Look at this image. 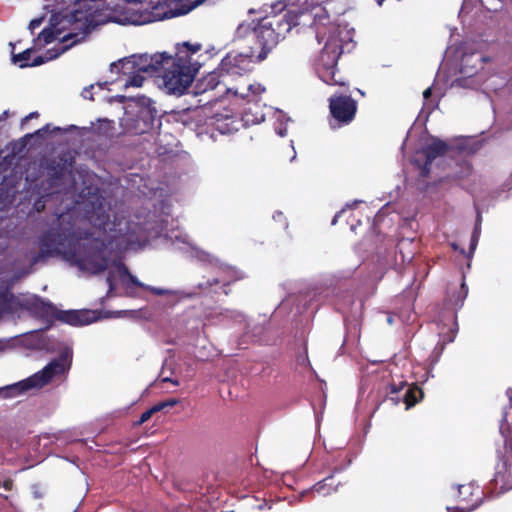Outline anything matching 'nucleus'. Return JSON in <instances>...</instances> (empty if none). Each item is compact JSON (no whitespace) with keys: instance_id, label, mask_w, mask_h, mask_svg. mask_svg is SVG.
I'll return each mask as SVG.
<instances>
[{"instance_id":"24","label":"nucleus","mask_w":512,"mask_h":512,"mask_svg":"<svg viewBox=\"0 0 512 512\" xmlns=\"http://www.w3.org/2000/svg\"><path fill=\"white\" fill-rule=\"evenodd\" d=\"M99 125L94 128V133L100 136L109 137L114 130V122L109 119H99Z\"/></svg>"},{"instance_id":"47","label":"nucleus","mask_w":512,"mask_h":512,"mask_svg":"<svg viewBox=\"0 0 512 512\" xmlns=\"http://www.w3.org/2000/svg\"><path fill=\"white\" fill-rule=\"evenodd\" d=\"M391 400L394 401V402H397V398L391 396Z\"/></svg>"},{"instance_id":"46","label":"nucleus","mask_w":512,"mask_h":512,"mask_svg":"<svg viewBox=\"0 0 512 512\" xmlns=\"http://www.w3.org/2000/svg\"><path fill=\"white\" fill-rule=\"evenodd\" d=\"M337 217H338V215H336V216L334 217V219H333V221H332V224H335V223H336Z\"/></svg>"},{"instance_id":"11","label":"nucleus","mask_w":512,"mask_h":512,"mask_svg":"<svg viewBox=\"0 0 512 512\" xmlns=\"http://www.w3.org/2000/svg\"><path fill=\"white\" fill-rule=\"evenodd\" d=\"M97 319L95 312L88 309L83 310H59L57 312L56 320L71 325V326H84L91 324Z\"/></svg>"},{"instance_id":"1","label":"nucleus","mask_w":512,"mask_h":512,"mask_svg":"<svg viewBox=\"0 0 512 512\" xmlns=\"http://www.w3.org/2000/svg\"><path fill=\"white\" fill-rule=\"evenodd\" d=\"M38 245L40 249L33 257V263L63 255L80 268H90L95 274L104 272L108 267L105 240L94 237L86 230L77 229L71 212L58 214L49 228L39 235Z\"/></svg>"},{"instance_id":"40","label":"nucleus","mask_w":512,"mask_h":512,"mask_svg":"<svg viewBox=\"0 0 512 512\" xmlns=\"http://www.w3.org/2000/svg\"><path fill=\"white\" fill-rule=\"evenodd\" d=\"M155 295H164L166 290L160 288H151L150 289Z\"/></svg>"},{"instance_id":"23","label":"nucleus","mask_w":512,"mask_h":512,"mask_svg":"<svg viewBox=\"0 0 512 512\" xmlns=\"http://www.w3.org/2000/svg\"><path fill=\"white\" fill-rule=\"evenodd\" d=\"M67 167H66V160L60 159L59 163H51L48 166V174L51 176L54 180L61 179L65 173H66Z\"/></svg>"},{"instance_id":"43","label":"nucleus","mask_w":512,"mask_h":512,"mask_svg":"<svg viewBox=\"0 0 512 512\" xmlns=\"http://www.w3.org/2000/svg\"><path fill=\"white\" fill-rule=\"evenodd\" d=\"M401 390V388H397L394 384L391 385V394H397L399 391Z\"/></svg>"},{"instance_id":"36","label":"nucleus","mask_w":512,"mask_h":512,"mask_svg":"<svg viewBox=\"0 0 512 512\" xmlns=\"http://www.w3.org/2000/svg\"><path fill=\"white\" fill-rule=\"evenodd\" d=\"M220 283L218 278L207 279L205 282L199 284L200 288H209Z\"/></svg>"},{"instance_id":"5","label":"nucleus","mask_w":512,"mask_h":512,"mask_svg":"<svg viewBox=\"0 0 512 512\" xmlns=\"http://www.w3.org/2000/svg\"><path fill=\"white\" fill-rule=\"evenodd\" d=\"M65 370L66 368L62 361L53 360L41 371L33 374L25 380L7 387V391L11 396H15L32 388H42L51 382L54 377L64 374Z\"/></svg>"},{"instance_id":"44","label":"nucleus","mask_w":512,"mask_h":512,"mask_svg":"<svg viewBox=\"0 0 512 512\" xmlns=\"http://www.w3.org/2000/svg\"><path fill=\"white\" fill-rule=\"evenodd\" d=\"M163 381H171L172 383L178 385V381H172L171 379L169 378H164Z\"/></svg>"},{"instance_id":"18","label":"nucleus","mask_w":512,"mask_h":512,"mask_svg":"<svg viewBox=\"0 0 512 512\" xmlns=\"http://www.w3.org/2000/svg\"><path fill=\"white\" fill-rule=\"evenodd\" d=\"M321 13L314 14V25L316 27V37L318 38V42L324 40L325 37V29L328 24H330L329 16L324 8H321Z\"/></svg>"},{"instance_id":"3","label":"nucleus","mask_w":512,"mask_h":512,"mask_svg":"<svg viewBox=\"0 0 512 512\" xmlns=\"http://www.w3.org/2000/svg\"><path fill=\"white\" fill-rule=\"evenodd\" d=\"M82 12L75 10L68 15L62 16L61 14H53L50 20V25L46 28H44L37 36V38L34 39V47L39 46L41 48L42 46L46 44L52 43L54 40L59 39L64 45H67L66 43L69 40H78V42L81 41V39H84L85 35L83 34L81 37H79L78 33H68L62 37L60 35L62 34L63 28H60L59 25L63 22H81L82 21Z\"/></svg>"},{"instance_id":"19","label":"nucleus","mask_w":512,"mask_h":512,"mask_svg":"<svg viewBox=\"0 0 512 512\" xmlns=\"http://www.w3.org/2000/svg\"><path fill=\"white\" fill-rule=\"evenodd\" d=\"M424 396V393L420 387L417 385L409 386L404 395L403 401L406 404V409L413 407L417 404Z\"/></svg>"},{"instance_id":"16","label":"nucleus","mask_w":512,"mask_h":512,"mask_svg":"<svg viewBox=\"0 0 512 512\" xmlns=\"http://www.w3.org/2000/svg\"><path fill=\"white\" fill-rule=\"evenodd\" d=\"M77 43H78V40H74L73 42H71L67 45H63L60 50L49 49L46 51L45 55H40V56L35 57L33 59V61L31 63H29V67L40 66L49 60H53Z\"/></svg>"},{"instance_id":"33","label":"nucleus","mask_w":512,"mask_h":512,"mask_svg":"<svg viewBox=\"0 0 512 512\" xmlns=\"http://www.w3.org/2000/svg\"><path fill=\"white\" fill-rule=\"evenodd\" d=\"M106 283L108 284L109 287L107 295L110 296L116 289L115 277L111 272L107 275Z\"/></svg>"},{"instance_id":"13","label":"nucleus","mask_w":512,"mask_h":512,"mask_svg":"<svg viewBox=\"0 0 512 512\" xmlns=\"http://www.w3.org/2000/svg\"><path fill=\"white\" fill-rule=\"evenodd\" d=\"M492 485L498 489L499 493L512 489V463L501 460L496 465Z\"/></svg>"},{"instance_id":"34","label":"nucleus","mask_w":512,"mask_h":512,"mask_svg":"<svg viewBox=\"0 0 512 512\" xmlns=\"http://www.w3.org/2000/svg\"><path fill=\"white\" fill-rule=\"evenodd\" d=\"M43 21H44V17L34 18L30 21L29 30L31 31L32 34L34 33L35 29H37L38 27L41 26Z\"/></svg>"},{"instance_id":"25","label":"nucleus","mask_w":512,"mask_h":512,"mask_svg":"<svg viewBox=\"0 0 512 512\" xmlns=\"http://www.w3.org/2000/svg\"><path fill=\"white\" fill-rule=\"evenodd\" d=\"M219 76H222L219 71L209 73L202 81L201 85L204 86L201 92H205L207 90H214L220 83Z\"/></svg>"},{"instance_id":"6","label":"nucleus","mask_w":512,"mask_h":512,"mask_svg":"<svg viewBox=\"0 0 512 512\" xmlns=\"http://www.w3.org/2000/svg\"><path fill=\"white\" fill-rule=\"evenodd\" d=\"M257 54L250 51L249 54L228 53L219 64V73L227 76H241L253 69V64L259 62L256 60Z\"/></svg>"},{"instance_id":"32","label":"nucleus","mask_w":512,"mask_h":512,"mask_svg":"<svg viewBox=\"0 0 512 512\" xmlns=\"http://www.w3.org/2000/svg\"><path fill=\"white\" fill-rule=\"evenodd\" d=\"M330 0H304V5L306 8H317L322 6L323 4L329 2Z\"/></svg>"},{"instance_id":"26","label":"nucleus","mask_w":512,"mask_h":512,"mask_svg":"<svg viewBox=\"0 0 512 512\" xmlns=\"http://www.w3.org/2000/svg\"><path fill=\"white\" fill-rule=\"evenodd\" d=\"M240 122L231 120V118L227 117L224 121L220 122L218 120V130L221 133H232L234 131H238Z\"/></svg>"},{"instance_id":"4","label":"nucleus","mask_w":512,"mask_h":512,"mask_svg":"<svg viewBox=\"0 0 512 512\" xmlns=\"http://www.w3.org/2000/svg\"><path fill=\"white\" fill-rule=\"evenodd\" d=\"M341 55V47L328 38L317 59V72L323 82L328 85L345 86V81L337 77V63Z\"/></svg>"},{"instance_id":"27","label":"nucleus","mask_w":512,"mask_h":512,"mask_svg":"<svg viewBox=\"0 0 512 512\" xmlns=\"http://www.w3.org/2000/svg\"><path fill=\"white\" fill-rule=\"evenodd\" d=\"M13 300V294L7 287H0V312L9 308Z\"/></svg>"},{"instance_id":"42","label":"nucleus","mask_w":512,"mask_h":512,"mask_svg":"<svg viewBox=\"0 0 512 512\" xmlns=\"http://www.w3.org/2000/svg\"><path fill=\"white\" fill-rule=\"evenodd\" d=\"M8 115H9L8 110H6L2 114H0V122L6 120Z\"/></svg>"},{"instance_id":"9","label":"nucleus","mask_w":512,"mask_h":512,"mask_svg":"<svg viewBox=\"0 0 512 512\" xmlns=\"http://www.w3.org/2000/svg\"><path fill=\"white\" fill-rule=\"evenodd\" d=\"M27 308L33 316L47 323V328H50L56 320L58 312L57 307L53 303L45 301L40 297H35L29 301Z\"/></svg>"},{"instance_id":"7","label":"nucleus","mask_w":512,"mask_h":512,"mask_svg":"<svg viewBox=\"0 0 512 512\" xmlns=\"http://www.w3.org/2000/svg\"><path fill=\"white\" fill-rule=\"evenodd\" d=\"M357 101L349 95L334 94L329 98V110L338 126L350 124L356 116Z\"/></svg>"},{"instance_id":"39","label":"nucleus","mask_w":512,"mask_h":512,"mask_svg":"<svg viewBox=\"0 0 512 512\" xmlns=\"http://www.w3.org/2000/svg\"><path fill=\"white\" fill-rule=\"evenodd\" d=\"M0 487H3L7 491H11L13 488V480L7 478L3 482L0 481Z\"/></svg>"},{"instance_id":"38","label":"nucleus","mask_w":512,"mask_h":512,"mask_svg":"<svg viewBox=\"0 0 512 512\" xmlns=\"http://www.w3.org/2000/svg\"><path fill=\"white\" fill-rule=\"evenodd\" d=\"M93 85H90L89 87H85L82 91V96L85 98V99H88V100H91L93 101L94 100V97H93V94L91 92V90L93 89Z\"/></svg>"},{"instance_id":"2","label":"nucleus","mask_w":512,"mask_h":512,"mask_svg":"<svg viewBox=\"0 0 512 512\" xmlns=\"http://www.w3.org/2000/svg\"><path fill=\"white\" fill-rule=\"evenodd\" d=\"M201 50L202 45L199 43L183 42L176 45L173 56L162 52L152 56H140L139 58L134 56L133 60L125 58L118 63H112L111 70L118 68L119 65L122 69L131 65V68L145 73L161 72L163 85L167 92L174 95H183L202 66V62L199 60L202 56L200 54Z\"/></svg>"},{"instance_id":"31","label":"nucleus","mask_w":512,"mask_h":512,"mask_svg":"<svg viewBox=\"0 0 512 512\" xmlns=\"http://www.w3.org/2000/svg\"><path fill=\"white\" fill-rule=\"evenodd\" d=\"M50 126L47 124L45 125L44 127L38 129L37 131H35L34 133H28L26 134L23 139L24 140H28V139H31L33 138L34 136H38V137H42L44 134L48 133L50 130H49Z\"/></svg>"},{"instance_id":"8","label":"nucleus","mask_w":512,"mask_h":512,"mask_svg":"<svg viewBox=\"0 0 512 512\" xmlns=\"http://www.w3.org/2000/svg\"><path fill=\"white\" fill-rule=\"evenodd\" d=\"M253 35L256 37L260 51L256 56V60L263 61L267 55L272 51L274 47L282 39L273 28L269 27L263 20H261L258 26L254 29Z\"/></svg>"},{"instance_id":"14","label":"nucleus","mask_w":512,"mask_h":512,"mask_svg":"<svg viewBox=\"0 0 512 512\" xmlns=\"http://www.w3.org/2000/svg\"><path fill=\"white\" fill-rule=\"evenodd\" d=\"M269 27L280 36L282 39L285 38L286 34L290 32L294 26L293 19L288 14H276L268 16L262 19Z\"/></svg>"},{"instance_id":"28","label":"nucleus","mask_w":512,"mask_h":512,"mask_svg":"<svg viewBox=\"0 0 512 512\" xmlns=\"http://www.w3.org/2000/svg\"><path fill=\"white\" fill-rule=\"evenodd\" d=\"M480 232H481V227H480V223H478L475 225L472 235H471V241H470V247H469L470 253H473L477 247L479 237H480Z\"/></svg>"},{"instance_id":"45","label":"nucleus","mask_w":512,"mask_h":512,"mask_svg":"<svg viewBox=\"0 0 512 512\" xmlns=\"http://www.w3.org/2000/svg\"><path fill=\"white\" fill-rule=\"evenodd\" d=\"M502 4H508L512 2V0H499Z\"/></svg>"},{"instance_id":"17","label":"nucleus","mask_w":512,"mask_h":512,"mask_svg":"<svg viewBox=\"0 0 512 512\" xmlns=\"http://www.w3.org/2000/svg\"><path fill=\"white\" fill-rule=\"evenodd\" d=\"M337 485L334 484V478L333 476H328L324 478L323 480L317 482L313 487L305 491L303 494H312V493H318L319 495H329L332 492L336 491Z\"/></svg>"},{"instance_id":"35","label":"nucleus","mask_w":512,"mask_h":512,"mask_svg":"<svg viewBox=\"0 0 512 512\" xmlns=\"http://www.w3.org/2000/svg\"><path fill=\"white\" fill-rule=\"evenodd\" d=\"M247 89L253 93V97H258L263 91H265V88L260 85L254 86L252 84H249Z\"/></svg>"},{"instance_id":"15","label":"nucleus","mask_w":512,"mask_h":512,"mask_svg":"<svg viewBox=\"0 0 512 512\" xmlns=\"http://www.w3.org/2000/svg\"><path fill=\"white\" fill-rule=\"evenodd\" d=\"M178 403V399L170 398L153 405L152 407H150L141 414L140 419L135 423V425H142L143 423L148 421L155 413L160 412L166 408L173 407Z\"/></svg>"},{"instance_id":"10","label":"nucleus","mask_w":512,"mask_h":512,"mask_svg":"<svg viewBox=\"0 0 512 512\" xmlns=\"http://www.w3.org/2000/svg\"><path fill=\"white\" fill-rule=\"evenodd\" d=\"M457 501L461 512H469L478 507L480 503V491L472 484H462L457 488Z\"/></svg>"},{"instance_id":"21","label":"nucleus","mask_w":512,"mask_h":512,"mask_svg":"<svg viewBox=\"0 0 512 512\" xmlns=\"http://www.w3.org/2000/svg\"><path fill=\"white\" fill-rule=\"evenodd\" d=\"M468 295V286L463 281L460 285V288L457 292L453 293V295L449 298V304L453 309H459L462 307L464 300Z\"/></svg>"},{"instance_id":"12","label":"nucleus","mask_w":512,"mask_h":512,"mask_svg":"<svg viewBox=\"0 0 512 512\" xmlns=\"http://www.w3.org/2000/svg\"><path fill=\"white\" fill-rule=\"evenodd\" d=\"M448 149L449 146L447 143L438 138H433L429 144L422 148L421 153L425 157V163L421 167L420 173L422 177L428 176L432 162L437 157L443 156L448 151Z\"/></svg>"},{"instance_id":"48","label":"nucleus","mask_w":512,"mask_h":512,"mask_svg":"<svg viewBox=\"0 0 512 512\" xmlns=\"http://www.w3.org/2000/svg\"><path fill=\"white\" fill-rule=\"evenodd\" d=\"M3 348V345H2V342L0 341V350H2Z\"/></svg>"},{"instance_id":"37","label":"nucleus","mask_w":512,"mask_h":512,"mask_svg":"<svg viewBox=\"0 0 512 512\" xmlns=\"http://www.w3.org/2000/svg\"><path fill=\"white\" fill-rule=\"evenodd\" d=\"M39 117V113L37 111H33L31 113H29L28 115H26L22 120H21V128H23L25 126V124L31 120V119H36Z\"/></svg>"},{"instance_id":"30","label":"nucleus","mask_w":512,"mask_h":512,"mask_svg":"<svg viewBox=\"0 0 512 512\" xmlns=\"http://www.w3.org/2000/svg\"><path fill=\"white\" fill-rule=\"evenodd\" d=\"M145 78L141 76L140 74H135L126 81L125 86L129 87H141L143 85Z\"/></svg>"},{"instance_id":"41","label":"nucleus","mask_w":512,"mask_h":512,"mask_svg":"<svg viewBox=\"0 0 512 512\" xmlns=\"http://www.w3.org/2000/svg\"><path fill=\"white\" fill-rule=\"evenodd\" d=\"M432 94V88L431 87H428L427 89L424 90L423 92V97L424 99H429V97L431 96Z\"/></svg>"},{"instance_id":"20","label":"nucleus","mask_w":512,"mask_h":512,"mask_svg":"<svg viewBox=\"0 0 512 512\" xmlns=\"http://www.w3.org/2000/svg\"><path fill=\"white\" fill-rule=\"evenodd\" d=\"M507 415V412L503 414L499 430L502 437L504 438V447L506 451L512 455V425L508 423Z\"/></svg>"},{"instance_id":"22","label":"nucleus","mask_w":512,"mask_h":512,"mask_svg":"<svg viewBox=\"0 0 512 512\" xmlns=\"http://www.w3.org/2000/svg\"><path fill=\"white\" fill-rule=\"evenodd\" d=\"M35 47L33 48H27L24 51L20 53H15L14 50H12V61L14 64L18 65L20 68L29 67V60L31 58V54L33 52Z\"/></svg>"},{"instance_id":"29","label":"nucleus","mask_w":512,"mask_h":512,"mask_svg":"<svg viewBox=\"0 0 512 512\" xmlns=\"http://www.w3.org/2000/svg\"><path fill=\"white\" fill-rule=\"evenodd\" d=\"M118 268H119L120 272H121L123 275L128 276V278H129L130 282H131L133 285H135V286H137V287H142V288L144 287L143 283H141V282H140V281H139V280H138L134 275H132V274L129 272L128 268H127L123 263H120V264L118 265Z\"/></svg>"}]
</instances>
